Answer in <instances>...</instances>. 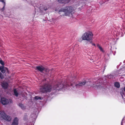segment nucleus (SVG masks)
<instances>
[{"label":"nucleus","instance_id":"obj_25","mask_svg":"<svg viewBox=\"0 0 125 125\" xmlns=\"http://www.w3.org/2000/svg\"><path fill=\"white\" fill-rule=\"evenodd\" d=\"M124 91L125 92V87L124 88Z\"/></svg>","mask_w":125,"mask_h":125},{"label":"nucleus","instance_id":"obj_14","mask_svg":"<svg viewBox=\"0 0 125 125\" xmlns=\"http://www.w3.org/2000/svg\"><path fill=\"white\" fill-rule=\"evenodd\" d=\"M97 47L102 52H104V51L102 47L99 44H97Z\"/></svg>","mask_w":125,"mask_h":125},{"label":"nucleus","instance_id":"obj_8","mask_svg":"<svg viewBox=\"0 0 125 125\" xmlns=\"http://www.w3.org/2000/svg\"><path fill=\"white\" fill-rule=\"evenodd\" d=\"M19 119L17 117H15L11 125H18V124Z\"/></svg>","mask_w":125,"mask_h":125},{"label":"nucleus","instance_id":"obj_9","mask_svg":"<svg viewBox=\"0 0 125 125\" xmlns=\"http://www.w3.org/2000/svg\"><path fill=\"white\" fill-rule=\"evenodd\" d=\"M36 70L39 71L41 72H42L44 70V68L42 66H38L36 67Z\"/></svg>","mask_w":125,"mask_h":125},{"label":"nucleus","instance_id":"obj_7","mask_svg":"<svg viewBox=\"0 0 125 125\" xmlns=\"http://www.w3.org/2000/svg\"><path fill=\"white\" fill-rule=\"evenodd\" d=\"M57 1L61 4H66L69 3L70 0H57Z\"/></svg>","mask_w":125,"mask_h":125},{"label":"nucleus","instance_id":"obj_23","mask_svg":"<svg viewBox=\"0 0 125 125\" xmlns=\"http://www.w3.org/2000/svg\"><path fill=\"white\" fill-rule=\"evenodd\" d=\"M44 9L45 11H46L47 10V9L46 8L45 9V8H44Z\"/></svg>","mask_w":125,"mask_h":125},{"label":"nucleus","instance_id":"obj_3","mask_svg":"<svg viewBox=\"0 0 125 125\" xmlns=\"http://www.w3.org/2000/svg\"><path fill=\"white\" fill-rule=\"evenodd\" d=\"M93 34L91 32L88 31L83 33L81 37L83 40H86L91 43Z\"/></svg>","mask_w":125,"mask_h":125},{"label":"nucleus","instance_id":"obj_4","mask_svg":"<svg viewBox=\"0 0 125 125\" xmlns=\"http://www.w3.org/2000/svg\"><path fill=\"white\" fill-rule=\"evenodd\" d=\"M0 117L8 121H10L11 119L10 116L7 115L3 112H0Z\"/></svg>","mask_w":125,"mask_h":125},{"label":"nucleus","instance_id":"obj_24","mask_svg":"<svg viewBox=\"0 0 125 125\" xmlns=\"http://www.w3.org/2000/svg\"><path fill=\"white\" fill-rule=\"evenodd\" d=\"M92 45H93L94 46H95V44H94V43L93 44H92Z\"/></svg>","mask_w":125,"mask_h":125},{"label":"nucleus","instance_id":"obj_13","mask_svg":"<svg viewBox=\"0 0 125 125\" xmlns=\"http://www.w3.org/2000/svg\"><path fill=\"white\" fill-rule=\"evenodd\" d=\"M95 83L94 82L93 83H91L89 85L92 87H98V85H97L96 84H95Z\"/></svg>","mask_w":125,"mask_h":125},{"label":"nucleus","instance_id":"obj_1","mask_svg":"<svg viewBox=\"0 0 125 125\" xmlns=\"http://www.w3.org/2000/svg\"><path fill=\"white\" fill-rule=\"evenodd\" d=\"M62 85L60 84L54 85L53 88H52L51 85L48 84H45L40 88L41 92L44 93L45 92H49L52 90H59L62 87H63Z\"/></svg>","mask_w":125,"mask_h":125},{"label":"nucleus","instance_id":"obj_18","mask_svg":"<svg viewBox=\"0 0 125 125\" xmlns=\"http://www.w3.org/2000/svg\"><path fill=\"white\" fill-rule=\"evenodd\" d=\"M5 5H6V4H4V6L3 7V8L1 9V10L2 11H3L4 9H5Z\"/></svg>","mask_w":125,"mask_h":125},{"label":"nucleus","instance_id":"obj_12","mask_svg":"<svg viewBox=\"0 0 125 125\" xmlns=\"http://www.w3.org/2000/svg\"><path fill=\"white\" fill-rule=\"evenodd\" d=\"M18 105L22 109H25L26 107L24 105L21 103H20L18 104Z\"/></svg>","mask_w":125,"mask_h":125},{"label":"nucleus","instance_id":"obj_5","mask_svg":"<svg viewBox=\"0 0 125 125\" xmlns=\"http://www.w3.org/2000/svg\"><path fill=\"white\" fill-rule=\"evenodd\" d=\"M86 83H87L88 84H89V82H87L86 83V81L80 82L77 84H73L72 83H71V86H73L74 85H75L76 87H79L84 85Z\"/></svg>","mask_w":125,"mask_h":125},{"label":"nucleus","instance_id":"obj_17","mask_svg":"<svg viewBox=\"0 0 125 125\" xmlns=\"http://www.w3.org/2000/svg\"><path fill=\"white\" fill-rule=\"evenodd\" d=\"M44 71H45L47 73H48L49 72V70L45 68L44 70Z\"/></svg>","mask_w":125,"mask_h":125},{"label":"nucleus","instance_id":"obj_19","mask_svg":"<svg viewBox=\"0 0 125 125\" xmlns=\"http://www.w3.org/2000/svg\"><path fill=\"white\" fill-rule=\"evenodd\" d=\"M35 99L37 100V99H40L41 98L40 97L36 96L35 97Z\"/></svg>","mask_w":125,"mask_h":125},{"label":"nucleus","instance_id":"obj_20","mask_svg":"<svg viewBox=\"0 0 125 125\" xmlns=\"http://www.w3.org/2000/svg\"><path fill=\"white\" fill-rule=\"evenodd\" d=\"M5 0H0V1L2 2L3 4H5V2L4 1Z\"/></svg>","mask_w":125,"mask_h":125},{"label":"nucleus","instance_id":"obj_11","mask_svg":"<svg viewBox=\"0 0 125 125\" xmlns=\"http://www.w3.org/2000/svg\"><path fill=\"white\" fill-rule=\"evenodd\" d=\"M2 86L4 88L6 89L8 86V84L6 82H3L2 83Z\"/></svg>","mask_w":125,"mask_h":125},{"label":"nucleus","instance_id":"obj_22","mask_svg":"<svg viewBox=\"0 0 125 125\" xmlns=\"http://www.w3.org/2000/svg\"><path fill=\"white\" fill-rule=\"evenodd\" d=\"M0 63L2 65H3L4 64V62H3V61H2L1 60L0 61Z\"/></svg>","mask_w":125,"mask_h":125},{"label":"nucleus","instance_id":"obj_16","mask_svg":"<svg viewBox=\"0 0 125 125\" xmlns=\"http://www.w3.org/2000/svg\"><path fill=\"white\" fill-rule=\"evenodd\" d=\"M115 85L116 87L118 88H119L120 86L119 84L117 82L115 83Z\"/></svg>","mask_w":125,"mask_h":125},{"label":"nucleus","instance_id":"obj_15","mask_svg":"<svg viewBox=\"0 0 125 125\" xmlns=\"http://www.w3.org/2000/svg\"><path fill=\"white\" fill-rule=\"evenodd\" d=\"M14 94L15 96L17 97L18 95V94L16 89H15L14 90Z\"/></svg>","mask_w":125,"mask_h":125},{"label":"nucleus","instance_id":"obj_10","mask_svg":"<svg viewBox=\"0 0 125 125\" xmlns=\"http://www.w3.org/2000/svg\"><path fill=\"white\" fill-rule=\"evenodd\" d=\"M0 70L3 73H4L6 71H8V69L6 67H4L3 66L0 67Z\"/></svg>","mask_w":125,"mask_h":125},{"label":"nucleus","instance_id":"obj_2","mask_svg":"<svg viewBox=\"0 0 125 125\" xmlns=\"http://www.w3.org/2000/svg\"><path fill=\"white\" fill-rule=\"evenodd\" d=\"M73 8L70 6H67L61 9L59 11V13L61 16H70L72 15V12L73 11Z\"/></svg>","mask_w":125,"mask_h":125},{"label":"nucleus","instance_id":"obj_6","mask_svg":"<svg viewBox=\"0 0 125 125\" xmlns=\"http://www.w3.org/2000/svg\"><path fill=\"white\" fill-rule=\"evenodd\" d=\"M1 102L3 105L7 104L9 103L8 100L4 98H1Z\"/></svg>","mask_w":125,"mask_h":125},{"label":"nucleus","instance_id":"obj_21","mask_svg":"<svg viewBox=\"0 0 125 125\" xmlns=\"http://www.w3.org/2000/svg\"><path fill=\"white\" fill-rule=\"evenodd\" d=\"M0 77L1 79H2L3 78V76L2 75V73L0 72Z\"/></svg>","mask_w":125,"mask_h":125}]
</instances>
